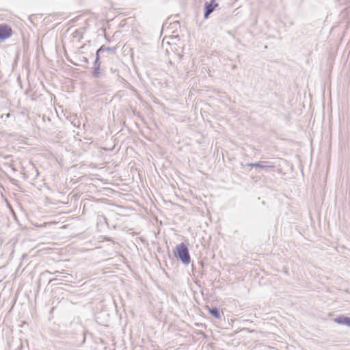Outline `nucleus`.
Instances as JSON below:
<instances>
[{
  "label": "nucleus",
  "instance_id": "f03ea898",
  "mask_svg": "<svg viewBox=\"0 0 350 350\" xmlns=\"http://www.w3.org/2000/svg\"><path fill=\"white\" fill-rule=\"evenodd\" d=\"M12 35L11 27L5 23L0 24V41H3Z\"/></svg>",
  "mask_w": 350,
  "mask_h": 350
},
{
  "label": "nucleus",
  "instance_id": "4468645a",
  "mask_svg": "<svg viewBox=\"0 0 350 350\" xmlns=\"http://www.w3.org/2000/svg\"><path fill=\"white\" fill-rule=\"evenodd\" d=\"M237 68L236 65L232 66V69H235Z\"/></svg>",
  "mask_w": 350,
  "mask_h": 350
},
{
  "label": "nucleus",
  "instance_id": "f8f14e48",
  "mask_svg": "<svg viewBox=\"0 0 350 350\" xmlns=\"http://www.w3.org/2000/svg\"><path fill=\"white\" fill-rule=\"evenodd\" d=\"M255 164H256V163H250L247 165L250 166V167H255V165H254Z\"/></svg>",
  "mask_w": 350,
  "mask_h": 350
},
{
  "label": "nucleus",
  "instance_id": "9b49d317",
  "mask_svg": "<svg viewBox=\"0 0 350 350\" xmlns=\"http://www.w3.org/2000/svg\"><path fill=\"white\" fill-rule=\"evenodd\" d=\"M72 35L74 38L79 37V39L81 38L80 33L77 30H76Z\"/></svg>",
  "mask_w": 350,
  "mask_h": 350
},
{
  "label": "nucleus",
  "instance_id": "1a4fd4ad",
  "mask_svg": "<svg viewBox=\"0 0 350 350\" xmlns=\"http://www.w3.org/2000/svg\"><path fill=\"white\" fill-rule=\"evenodd\" d=\"M92 76L95 78H99L100 77V66L94 67V70L92 71Z\"/></svg>",
  "mask_w": 350,
  "mask_h": 350
},
{
  "label": "nucleus",
  "instance_id": "39448f33",
  "mask_svg": "<svg viewBox=\"0 0 350 350\" xmlns=\"http://www.w3.org/2000/svg\"><path fill=\"white\" fill-rule=\"evenodd\" d=\"M334 321L338 324L345 325L350 327V317L341 315L335 318Z\"/></svg>",
  "mask_w": 350,
  "mask_h": 350
},
{
  "label": "nucleus",
  "instance_id": "f257e3e1",
  "mask_svg": "<svg viewBox=\"0 0 350 350\" xmlns=\"http://www.w3.org/2000/svg\"><path fill=\"white\" fill-rule=\"evenodd\" d=\"M175 256L186 265L191 262L189 250L184 243H181L176 247Z\"/></svg>",
  "mask_w": 350,
  "mask_h": 350
},
{
  "label": "nucleus",
  "instance_id": "ddd939ff",
  "mask_svg": "<svg viewBox=\"0 0 350 350\" xmlns=\"http://www.w3.org/2000/svg\"><path fill=\"white\" fill-rule=\"evenodd\" d=\"M82 61L85 64L88 63V59L86 57H83Z\"/></svg>",
  "mask_w": 350,
  "mask_h": 350
},
{
  "label": "nucleus",
  "instance_id": "7ed1b4c3",
  "mask_svg": "<svg viewBox=\"0 0 350 350\" xmlns=\"http://www.w3.org/2000/svg\"><path fill=\"white\" fill-rule=\"evenodd\" d=\"M218 6V3H215V0H211L210 3H205L204 5V18H208L209 15L214 11L215 8Z\"/></svg>",
  "mask_w": 350,
  "mask_h": 350
},
{
  "label": "nucleus",
  "instance_id": "423d86ee",
  "mask_svg": "<svg viewBox=\"0 0 350 350\" xmlns=\"http://www.w3.org/2000/svg\"><path fill=\"white\" fill-rule=\"evenodd\" d=\"M116 49L115 47H109L106 46L105 45H102L97 51L96 53H98L99 55L100 53L103 52H108L111 54H114L116 53Z\"/></svg>",
  "mask_w": 350,
  "mask_h": 350
},
{
  "label": "nucleus",
  "instance_id": "0eeeda50",
  "mask_svg": "<svg viewBox=\"0 0 350 350\" xmlns=\"http://www.w3.org/2000/svg\"><path fill=\"white\" fill-rule=\"evenodd\" d=\"M71 124L77 128H79L80 126L79 120L77 118L76 115L70 116L69 118H67Z\"/></svg>",
  "mask_w": 350,
  "mask_h": 350
},
{
  "label": "nucleus",
  "instance_id": "9d476101",
  "mask_svg": "<svg viewBox=\"0 0 350 350\" xmlns=\"http://www.w3.org/2000/svg\"><path fill=\"white\" fill-rule=\"evenodd\" d=\"M100 55L96 52V59L94 62V67H97L100 66Z\"/></svg>",
  "mask_w": 350,
  "mask_h": 350
},
{
  "label": "nucleus",
  "instance_id": "20e7f679",
  "mask_svg": "<svg viewBox=\"0 0 350 350\" xmlns=\"http://www.w3.org/2000/svg\"><path fill=\"white\" fill-rule=\"evenodd\" d=\"M268 161H262L256 163L255 167L265 170L266 172H271L275 170V166L270 164Z\"/></svg>",
  "mask_w": 350,
  "mask_h": 350
},
{
  "label": "nucleus",
  "instance_id": "6e6552de",
  "mask_svg": "<svg viewBox=\"0 0 350 350\" xmlns=\"http://www.w3.org/2000/svg\"><path fill=\"white\" fill-rule=\"evenodd\" d=\"M209 312L215 318L218 319L221 318L220 312L217 308H210Z\"/></svg>",
  "mask_w": 350,
  "mask_h": 350
}]
</instances>
